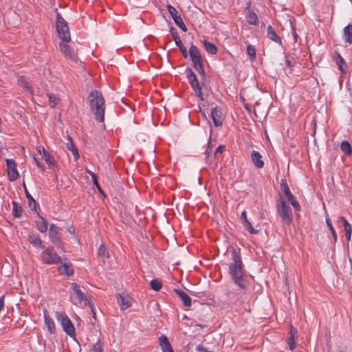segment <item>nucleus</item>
<instances>
[{
	"label": "nucleus",
	"instance_id": "obj_1",
	"mask_svg": "<svg viewBox=\"0 0 352 352\" xmlns=\"http://www.w3.org/2000/svg\"><path fill=\"white\" fill-rule=\"evenodd\" d=\"M232 256L234 263L230 265L229 270L230 274L235 284L239 286L252 285L253 277L243 272V264L240 255L235 249L232 250Z\"/></svg>",
	"mask_w": 352,
	"mask_h": 352
},
{
	"label": "nucleus",
	"instance_id": "obj_2",
	"mask_svg": "<svg viewBox=\"0 0 352 352\" xmlns=\"http://www.w3.org/2000/svg\"><path fill=\"white\" fill-rule=\"evenodd\" d=\"M88 100L95 119L100 122H103L105 103L102 94L97 90H93L89 94Z\"/></svg>",
	"mask_w": 352,
	"mask_h": 352
},
{
	"label": "nucleus",
	"instance_id": "obj_3",
	"mask_svg": "<svg viewBox=\"0 0 352 352\" xmlns=\"http://www.w3.org/2000/svg\"><path fill=\"white\" fill-rule=\"evenodd\" d=\"M277 212L281 218L283 223L290 225L292 222V210L289 204H287L285 199L280 197L278 199L277 206Z\"/></svg>",
	"mask_w": 352,
	"mask_h": 352
},
{
	"label": "nucleus",
	"instance_id": "obj_4",
	"mask_svg": "<svg viewBox=\"0 0 352 352\" xmlns=\"http://www.w3.org/2000/svg\"><path fill=\"white\" fill-rule=\"evenodd\" d=\"M189 55L193 64L194 68L201 76H205V72L203 65V58L198 48L192 45L189 50Z\"/></svg>",
	"mask_w": 352,
	"mask_h": 352
},
{
	"label": "nucleus",
	"instance_id": "obj_5",
	"mask_svg": "<svg viewBox=\"0 0 352 352\" xmlns=\"http://www.w3.org/2000/svg\"><path fill=\"white\" fill-rule=\"evenodd\" d=\"M56 319L60 322L64 331L69 336L75 335V328L71 320L63 311H56L55 313Z\"/></svg>",
	"mask_w": 352,
	"mask_h": 352
},
{
	"label": "nucleus",
	"instance_id": "obj_6",
	"mask_svg": "<svg viewBox=\"0 0 352 352\" xmlns=\"http://www.w3.org/2000/svg\"><path fill=\"white\" fill-rule=\"evenodd\" d=\"M56 17V30L58 36L63 42L68 43L71 38L67 24L59 13H57Z\"/></svg>",
	"mask_w": 352,
	"mask_h": 352
},
{
	"label": "nucleus",
	"instance_id": "obj_7",
	"mask_svg": "<svg viewBox=\"0 0 352 352\" xmlns=\"http://www.w3.org/2000/svg\"><path fill=\"white\" fill-rule=\"evenodd\" d=\"M41 257L42 261L47 264H58L61 262L60 257L52 247L45 249L42 252Z\"/></svg>",
	"mask_w": 352,
	"mask_h": 352
},
{
	"label": "nucleus",
	"instance_id": "obj_8",
	"mask_svg": "<svg viewBox=\"0 0 352 352\" xmlns=\"http://www.w3.org/2000/svg\"><path fill=\"white\" fill-rule=\"evenodd\" d=\"M49 237L51 241L56 245L58 248L64 250L63 246L61 244L60 239L61 234L60 232V228L54 224H51L49 229Z\"/></svg>",
	"mask_w": 352,
	"mask_h": 352
},
{
	"label": "nucleus",
	"instance_id": "obj_9",
	"mask_svg": "<svg viewBox=\"0 0 352 352\" xmlns=\"http://www.w3.org/2000/svg\"><path fill=\"white\" fill-rule=\"evenodd\" d=\"M117 302L122 311L130 308L133 302V298L127 293L123 292L116 295Z\"/></svg>",
	"mask_w": 352,
	"mask_h": 352
},
{
	"label": "nucleus",
	"instance_id": "obj_10",
	"mask_svg": "<svg viewBox=\"0 0 352 352\" xmlns=\"http://www.w3.org/2000/svg\"><path fill=\"white\" fill-rule=\"evenodd\" d=\"M280 188L282 191L285 193L288 201L294 207V210L296 211H299L300 210V206L297 201V200L295 199L294 196L291 192L289 186L285 180H281Z\"/></svg>",
	"mask_w": 352,
	"mask_h": 352
},
{
	"label": "nucleus",
	"instance_id": "obj_11",
	"mask_svg": "<svg viewBox=\"0 0 352 352\" xmlns=\"http://www.w3.org/2000/svg\"><path fill=\"white\" fill-rule=\"evenodd\" d=\"M71 299L75 298L78 303L82 301L85 305H91V298L89 295L85 294L79 287L73 288V294L70 296Z\"/></svg>",
	"mask_w": 352,
	"mask_h": 352
},
{
	"label": "nucleus",
	"instance_id": "obj_12",
	"mask_svg": "<svg viewBox=\"0 0 352 352\" xmlns=\"http://www.w3.org/2000/svg\"><path fill=\"white\" fill-rule=\"evenodd\" d=\"M167 9L169 14L172 16L173 21H175V24L178 27H179L183 31L187 32L188 29L177 10L171 5H168Z\"/></svg>",
	"mask_w": 352,
	"mask_h": 352
},
{
	"label": "nucleus",
	"instance_id": "obj_13",
	"mask_svg": "<svg viewBox=\"0 0 352 352\" xmlns=\"http://www.w3.org/2000/svg\"><path fill=\"white\" fill-rule=\"evenodd\" d=\"M7 172L8 179L11 182L16 180L19 176L16 169V163L14 160H6Z\"/></svg>",
	"mask_w": 352,
	"mask_h": 352
},
{
	"label": "nucleus",
	"instance_id": "obj_14",
	"mask_svg": "<svg viewBox=\"0 0 352 352\" xmlns=\"http://www.w3.org/2000/svg\"><path fill=\"white\" fill-rule=\"evenodd\" d=\"M60 49L61 52L65 56V58L75 63L78 61V56L76 52L69 45L65 43H60Z\"/></svg>",
	"mask_w": 352,
	"mask_h": 352
},
{
	"label": "nucleus",
	"instance_id": "obj_15",
	"mask_svg": "<svg viewBox=\"0 0 352 352\" xmlns=\"http://www.w3.org/2000/svg\"><path fill=\"white\" fill-rule=\"evenodd\" d=\"M38 152L42 155V159L47 163L49 168L55 170L57 168L56 160L50 155L49 153L44 148L39 147L37 148Z\"/></svg>",
	"mask_w": 352,
	"mask_h": 352
},
{
	"label": "nucleus",
	"instance_id": "obj_16",
	"mask_svg": "<svg viewBox=\"0 0 352 352\" xmlns=\"http://www.w3.org/2000/svg\"><path fill=\"white\" fill-rule=\"evenodd\" d=\"M211 117L213 120L214 124L216 126L222 125L223 117L222 112L220 108L216 107L212 109Z\"/></svg>",
	"mask_w": 352,
	"mask_h": 352
},
{
	"label": "nucleus",
	"instance_id": "obj_17",
	"mask_svg": "<svg viewBox=\"0 0 352 352\" xmlns=\"http://www.w3.org/2000/svg\"><path fill=\"white\" fill-rule=\"evenodd\" d=\"M298 338V331L292 325L290 327L289 338L288 339V344L290 350H294L296 346V340Z\"/></svg>",
	"mask_w": 352,
	"mask_h": 352
},
{
	"label": "nucleus",
	"instance_id": "obj_18",
	"mask_svg": "<svg viewBox=\"0 0 352 352\" xmlns=\"http://www.w3.org/2000/svg\"><path fill=\"white\" fill-rule=\"evenodd\" d=\"M263 157L261 153L258 151H253L251 155V159L254 166L257 168H261L264 166V162L262 160Z\"/></svg>",
	"mask_w": 352,
	"mask_h": 352
},
{
	"label": "nucleus",
	"instance_id": "obj_19",
	"mask_svg": "<svg viewBox=\"0 0 352 352\" xmlns=\"http://www.w3.org/2000/svg\"><path fill=\"white\" fill-rule=\"evenodd\" d=\"M175 292L178 294L180 299L182 300L184 306L189 307L191 306L192 301L190 297L184 291L179 289H174Z\"/></svg>",
	"mask_w": 352,
	"mask_h": 352
},
{
	"label": "nucleus",
	"instance_id": "obj_20",
	"mask_svg": "<svg viewBox=\"0 0 352 352\" xmlns=\"http://www.w3.org/2000/svg\"><path fill=\"white\" fill-rule=\"evenodd\" d=\"M160 344L162 347V352H174L169 342L168 338L165 336H161L159 338Z\"/></svg>",
	"mask_w": 352,
	"mask_h": 352
},
{
	"label": "nucleus",
	"instance_id": "obj_21",
	"mask_svg": "<svg viewBox=\"0 0 352 352\" xmlns=\"http://www.w3.org/2000/svg\"><path fill=\"white\" fill-rule=\"evenodd\" d=\"M336 64L338 67L339 70L342 74H346L347 72V64H346V61L344 60V59L341 56V55L339 53L336 52Z\"/></svg>",
	"mask_w": 352,
	"mask_h": 352
},
{
	"label": "nucleus",
	"instance_id": "obj_22",
	"mask_svg": "<svg viewBox=\"0 0 352 352\" xmlns=\"http://www.w3.org/2000/svg\"><path fill=\"white\" fill-rule=\"evenodd\" d=\"M267 37L274 42L281 44V38L276 34L275 30L271 25H268L267 30Z\"/></svg>",
	"mask_w": 352,
	"mask_h": 352
},
{
	"label": "nucleus",
	"instance_id": "obj_23",
	"mask_svg": "<svg viewBox=\"0 0 352 352\" xmlns=\"http://www.w3.org/2000/svg\"><path fill=\"white\" fill-rule=\"evenodd\" d=\"M66 147L68 150L71 151L72 152V154L75 158L76 160H78L79 158V153L78 151L77 148L74 145L73 140L72 138L68 135L67 136V142L66 143Z\"/></svg>",
	"mask_w": 352,
	"mask_h": 352
},
{
	"label": "nucleus",
	"instance_id": "obj_24",
	"mask_svg": "<svg viewBox=\"0 0 352 352\" xmlns=\"http://www.w3.org/2000/svg\"><path fill=\"white\" fill-rule=\"evenodd\" d=\"M29 242L34 247L38 248H43V241L40 236L37 234H31L28 236Z\"/></svg>",
	"mask_w": 352,
	"mask_h": 352
},
{
	"label": "nucleus",
	"instance_id": "obj_25",
	"mask_svg": "<svg viewBox=\"0 0 352 352\" xmlns=\"http://www.w3.org/2000/svg\"><path fill=\"white\" fill-rule=\"evenodd\" d=\"M44 320L45 324L47 327L48 331L51 333H54L55 332L56 327L53 320L50 318V316L47 314V311L44 312Z\"/></svg>",
	"mask_w": 352,
	"mask_h": 352
},
{
	"label": "nucleus",
	"instance_id": "obj_26",
	"mask_svg": "<svg viewBox=\"0 0 352 352\" xmlns=\"http://www.w3.org/2000/svg\"><path fill=\"white\" fill-rule=\"evenodd\" d=\"M58 271L62 274L71 275L73 274L72 265L70 263L65 262L58 267Z\"/></svg>",
	"mask_w": 352,
	"mask_h": 352
},
{
	"label": "nucleus",
	"instance_id": "obj_27",
	"mask_svg": "<svg viewBox=\"0 0 352 352\" xmlns=\"http://www.w3.org/2000/svg\"><path fill=\"white\" fill-rule=\"evenodd\" d=\"M190 85L192 88V89L194 90L195 93V95L197 97H198L201 100H204V94L201 91V88L199 85V82L198 81V80L194 81V82H190Z\"/></svg>",
	"mask_w": 352,
	"mask_h": 352
},
{
	"label": "nucleus",
	"instance_id": "obj_28",
	"mask_svg": "<svg viewBox=\"0 0 352 352\" xmlns=\"http://www.w3.org/2000/svg\"><path fill=\"white\" fill-rule=\"evenodd\" d=\"M39 221H36V228L41 232H45L47 230L48 223L47 221L38 214Z\"/></svg>",
	"mask_w": 352,
	"mask_h": 352
},
{
	"label": "nucleus",
	"instance_id": "obj_29",
	"mask_svg": "<svg viewBox=\"0 0 352 352\" xmlns=\"http://www.w3.org/2000/svg\"><path fill=\"white\" fill-rule=\"evenodd\" d=\"M344 38L346 43H352V25H347L344 29Z\"/></svg>",
	"mask_w": 352,
	"mask_h": 352
},
{
	"label": "nucleus",
	"instance_id": "obj_30",
	"mask_svg": "<svg viewBox=\"0 0 352 352\" xmlns=\"http://www.w3.org/2000/svg\"><path fill=\"white\" fill-rule=\"evenodd\" d=\"M23 185L25 193V195H26V198L28 200V204H29L30 208H32V209H35L36 208V201H35V200L34 199V198L31 196V195L28 192L25 183H23Z\"/></svg>",
	"mask_w": 352,
	"mask_h": 352
},
{
	"label": "nucleus",
	"instance_id": "obj_31",
	"mask_svg": "<svg viewBox=\"0 0 352 352\" xmlns=\"http://www.w3.org/2000/svg\"><path fill=\"white\" fill-rule=\"evenodd\" d=\"M203 43H204V45L206 51L208 53H210L211 54H217V48L214 44H213L212 43H210V42H208L206 41H204Z\"/></svg>",
	"mask_w": 352,
	"mask_h": 352
},
{
	"label": "nucleus",
	"instance_id": "obj_32",
	"mask_svg": "<svg viewBox=\"0 0 352 352\" xmlns=\"http://www.w3.org/2000/svg\"><path fill=\"white\" fill-rule=\"evenodd\" d=\"M12 205H13V209H12L13 215L15 217H18V218L21 217L22 215V212H23V208L21 207V206H20L15 201L12 202Z\"/></svg>",
	"mask_w": 352,
	"mask_h": 352
},
{
	"label": "nucleus",
	"instance_id": "obj_33",
	"mask_svg": "<svg viewBox=\"0 0 352 352\" xmlns=\"http://www.w3.org/2000/svg\"><path fill=\"white\" fill-rule=\"evenodd\" d=\"M248 22L252 25H256L258 22L257 15L253 11H249L248 15Z\"/></svg>",
	"mask_w": 352,
	"mask_h": 352
},
{
	"label": "nucleus",
	"instance_id": "obj_34",
	"mask_svg": "<svg viewBox=\"0 0 352 352\" xmlns=\"http://www.w3.org/2000/svg\"><path fill=\"white\" fill-rule=\"evenodd\" d=\"M341 150L347 155H351L352 148L351 144L347 141H343L340 145Z\"/></svg>",
	"mask_w": 352,
	"mask_h": 352
},
{
	"label": "nucleus",
	"instance_id": "obj_35",
	"mask_svg": "<svg viewBox=\"0 0 352 352\" xmlns=\"http://www.w3.org/2000/svg\"><path fill=\"white\" fill-rule=\"evenodd\" d=\"M98 256L102 258H109V254L107 248L104 245L102 244L98 249Z\"/></svg>",
	"mask_w": 352,
	"mask_h": 352
},
{
	"label": "nucleus",
	"instance_id": "obj_36",
	"mask_svg": "<svg viewBox=\"0 0 352 352\" xmlns=\"http://www.w3.org/2000/svg\"><path fill=\"white\" fill-rule=\"evenodd\" d=\"M87 172L91 175L93 182H94V185L96 186V188H98V190H99V192L102 194H104L103 191L102 190V189L98 182L96 175L89 170H87Z\"/></svg>",
	"mask_w": 352,
	"mask_h": 352
},
{
	"label": "nucleus",
	"instance_id": "obj_37",
	"mask_svg": "<svg viewBox=\"0 0 352 352\" xmlns=\"http://www.w3.org/2000/svg\"><path fill=\"white\" fill-rule=\"evenodd\" d=\"M48 98H49L50 105L52 107H54L56 106V104H58V102L60 101V99L58 97H56V96H55L54 94H49Z\"/></svg>",
	"mask_w": 352,
	"mask_h": 352
},
{
	"label": "nucleus",
	"instance_id": "obj_38",
	"mask_svg": "<svg viewBox=\"0 0 352 352\" xmlns=\"http://www.w3.org/2000/svg\"><path fill=\"white\" fill-rule=\"evenodd\" d=\"M175 44L179 48L181 52H182V54H183L184 57V58H187V56H188L187 50L184 47V45H183V43L181 41V40H179L177 42H175Z\"/></svg>",
	"mask_w": 352,
	"mask_h": 352
},
{
	"label": "nucleus",
	"instance_id": "obj_39",
	"mask_svg": "<svg viewBox=\"0 0 352 352\" xmlns=\"http://www.w3.org/2000/svg\"><path fill=\"white\" fill-rule=\"evenodd\" d=\"M247 53L252 60L256 58V50L254 46L248 45L247 47Z\"/></svg>",
	"mask_w": 352,
	"mask_h": 352
},
{
	"label": "nucleus",
	"instance_id": "obj_40",
	"mask_svg": "<svg viewBox=\"0 0 352 352\" xmlns=\"http://www.w3.org/2000/svg\"><path fill=\"white\" fill-rule=\"evenodd\" d=\"M326 223H327V225L328 226V228H329V230H331V232L334 238V240L335 241L337 240V235H336V230L335 229L333 228V226L331 223V221L330 220L329 218H326Z\"/></svg>",
	"mask_w": 352,
	"mask_h": 352
},
{
	"label": "nucleus",
	"instance_id": "obj_41",
	"mask_svg": "<svg viewBox=\"0 0 352 352\" xmlns=\"http://www.w3.org/2000/svg\"><path fill=\"white\" fill-rule=\"evenodd\" d=\"M244 227L245 228L246 230H248L251 234H257L258 232V231L257 230H255L251 223L248 221H246V222H243V223Z\"/></svg>",
	"mask_w": 352,
	"mask_h": 352
},
{
	"label": "nucleus",
	"instance_id": "obj_42",
	"mask_svg": "<svg viewBox=\"0 0 352 352\" xmlns=\"http://www.w3.org/2000/svg\"><path fill=\"white\" fill-rule=\"evenodd\" d=\"M186 72L188 74V79L189 82H194L197 80L195 74L192 71L191 69H188Z\"/></svg>",
	"mask_w": 352,
	"mask_h": 352
},
{
	"label": "nucleus",
	"instance_id": "obj_43",
	"mask_svg": "<svg viewBox=\"0 0 352 352\" xmlns=\"http://www.w3.org/2000/svg\"><path fill=\"white\" fill-rule=\"evenodd\" d=\"M90 352H103L102 346L100 342H97L90 350Z\"/></svg>",
	"mask_w": 352,
	"mask_h": 352
},
{
	"label": "nucleus",
	"instance_id": "obj_44",
	"mask_svg": "<svg viewBox=\"0 0 352 352\" xmlns=\"http://www.w3.org/2000/svg\"><path fill=\"white\" fill-rule=\"evenodd\" d=\"M19 84L23 87L26 91H30V87L28 85V83L25 80L23 77H21L19 79Z\"/></svg>",
	"mask_w": 352,
	"mask_h": 352
},
{
	"label": "nucleus",
	"instance_id": "obj_45",
	"mask_svg": "<svg viewBox=\"0 0 352 352\" xmlns=\"http://www.w3.org/2000/svg\"><path fill=\"white\" fill-rule=\"evenodd\" d=\"M170 31L175 42H177V41L180 40L179 34L174 28H171Z\"/></svg>",
	"mask_w": 352,
	"mask_h": 352
},
{
	"label": "nucleus",
	"instance_id": "obj_46",
	"mask_svg": "<svg viewBox=\"0 0 352 352\" xmlns=\"http://www.w3.org/2000/svg\"><path fill=\"white\" fill-rule=\"evenodd\" d=\"M150 286H162V282L158 279L151 280L150 282Z\"/></svg>",
	"mask_w": 352,
	"mask_h": 352
},
{
	"label": "nucleus",
	"instance_id": "obj_47",
	"mask_svg": "<svg viewBox=\"0 0 352 352\" xmlns=\"http://www.w3.org/2000/svg\"><path fill=\"white\" fill-rule=\"evenodd\" d=\"M225 150L224 146H219L215 151L214 155L217 156L218 153H221Z\"/></svg>",
	"mask_w": 352,
	"mask_h": 352
},
{
	"label": "nucleus",
	"instance_id": "obj_48",
	"mask_svg": "<svg viewBox=\"0 0 352 352\" xmlns=\"http://www.w3.org/2000/svg\"><path fill=\"white\" fill-rule=\"evenodd\" d=\"M34 160L35 164L37 166V167L41 168V171L43 172L45 170V168L41 164V163L36 160V157L34 158Z\"/></svg>",
	"mask_w": 352,
	"mask_h": 352
},
{
	"label": "nucleus",
	"instance_id": "obj_49",
	"mask_svg": "<svg viewBox=\"0 0 352 352\" xmlns=\"http://www.w3.org/2000/svg\"><path fill=\"white\" fill-rule=\"evenodd\" d=\"M241 220H242L243 223L248 221V219L247 218L246 212L245 210L241 213Z\"/></svg>",
	"mask_w": 352,
	"mask_h": 352
},
{
	"label": "nucleus",
	"instance_id": "obj_50",
	"mask_svg": "<svg viewBox=\"0 0 352 352\" xmlns=\"http://www.w3.org/2000/svg\"><path fill=\"white\" fill-rule=\"evenodd\" d=\"M338 221L342 223L344 227L346 225V223H349L343 217H339Z\"/></svg>",
	"mask_w": 352,
	"mask_h": 352
},
{
	"label": "nucleus",
	"instance_id": "obj_51",
	"mask_svg": "<svg viewBox=\"0 0 352 352\" xmlns=\"http://www.w3.org/2000/svg\"><path fill=\"white\" fill-rule=\"evenodd\" d=\"M346 225L344 226L345 232L352 231L351 226L350 223H346Z\"/></svg>",
	"mask_w": 352,
	"mask_h": 352
},
{
	"label": "nucleus",
	"instance_id": "obj_52",
	"mask_svg": "<svg viewBox=\"0 0 352 352\" xmlns=\"http://www.w3.org/2000/svg\"><path fill=\"white\" fill-rule=\"evenodd\" d=\"M351 232L352 231L345 232V235L347 241H349L351 239Z\"/></svg>",
	"mask_w": 352,
	"mask_h": 352
},
{
	"label": "nucleus",
	"instance_id": "obj_53",
	"mask_svg": "<svg viewBox=\"0 0 352 352\" xmlns=\"http://www.w3.org/2000/svg\"><path fill=\"white\" fill-rule=\"evenodd\" d=\"M285 65L286 67H292V63L290 60H286L285 62Z\"/></svg>",
	"mask_w": 352,
	"mask_h": 352
},
{
	"label": "nucleus",
	"instance_id": "obj_54",
	"mask_svg": "<svg viewBox=\"0 0 352 352\" xmlns=\"http://www.w3.org/2000/svg\"><path fill=\"white\" fill-rule=\"evenodd\" d=\"M88 306L91 308V312H92L93 314H94V313H96L95 312V309L94 307V305H93L92 302H91V305H88Z\"/></svg>",
	"mask_w": 352,
	"mask_h": 352
},
{
	"label": "nucleus",
	"instance_id": "obj_55",
	"mask_svg": "<svg viewBox=\"0 0 352 352\" xmlns=\"http://www.w3.org/2000/svg\"><path fill=\"white\" fill-rule=\"evenodd\" d=\"M199 294H201L200 296H199V298H200L201 300L204 301V299L203 298V297L204 296V294H202L201 292Z\"/></svg>",
	"mask_w": 352,
	"mask_h": 352
},
{
	"label": "nucleus",
	"instance_id": "obj_56",
	"mask_svg": "<svg viewBox=\"0 0 352 352\" xmlns=\"http://www.w3.org/2000/svg\"><path fill=\"white\" fill-rule=\"evenodd\" d=\"M162 287H152L155 291H160Z\"/></svg>",
	"mask_w": 352,
	"mask_h": 352
},
{
	"label": "nucleus",
	"instance_id": "obj_57",
	"mask_svg": "<svg viewBox=\"0 0 352 352\" xmlns=\"http://www.w3.org/2000/svg\"><path fill=\"white\" fill-rule=\"evenodd\" d=\"M68 231H69L70 233H73V232H74V230H73L72 228H68Z\"/></svg>",
	"mask_w": 352,
	"mask_h": 352
},
{
	"label": "nucleus",
	"instance_id": "obj_58",
	"mask_svg": "<svg viewBox=\"0 0 352 352\" xmlns=\"http://www.w3.org/2000/svg\"><path fill=\"white\" fill-rule=\"evenodd\" d=\"M294 36L295 38V40L296 41V38H297V34H296V32L294 33Z\"/></svg>",
	"mask_w": 352,
	"mask_h": 352
},
{
	"label": "nucleus",
	"instance_id": "obj_59",
	"mask_svg": "<svg viewBox=\"0 0 352 352\" xmlns=\"http://www.w3.org/2000/svg\"><path fill=\"white\" fill-rule=\"evenodd\" d=\"M93 317H94V318L95 320L96 319V313H94V314H93Z\"/></svg>",
	"mask_w": 352,
	"mask_h": 352
},
{
	"label": "nucleus",
	"instance_id": "obj_60",
	"mask_svg": "<svg viewBox=\"0 0 352 352\" xmlns=\"http://www.w3.org/2000/svg\"><path fill=\"white\" fill-rule=\"evenodd\" d=\"M210 300L212 302H214V300L212 298H210Z\"/></svg>",
	"mask_w": 352,
	"mask_h": 352
}]
</instances>
